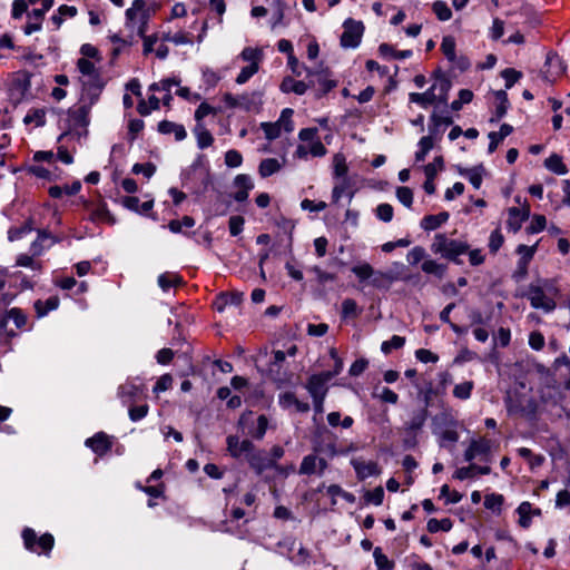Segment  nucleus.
Segmentation results:
<instances>
[{"instance_id": "f257e3e1", "label": "nucleus", "mask_w": 570, "mask_h": 570, "mask_svg": "<svg viewBox=\"0 0 570 570\" xmlns=\"http://www.w3.org/2000/svg\"><path fill=\"white\" fill-rule=\"evenodd\" d=\"M525 384L520 382L507 391L504 404L510 415L533 417L537 412V402L529 392H524Z\"/></svg>"}, {"instance_id": "f03ea898", "label": "nucleus", "mask_w": 570, "mask_h": 570, "mask_svg": "<svg viewBox=\"0 0 570 570\" xmlns=\"http://www.w3.org/2000/svg\"><path fill=\"white\" fill-rule=\"evenodd\" d=\"M431 250L443 258L461 264L459 256L468 253L469 245L465 242L452 239L445 234L438 233L434 235Z\"/></svg>"}, {"instance_id": "7ed1b4c3", "label": "nucleus", "mask_w": 570, "mask_h": 570, "mask_svg": "<svg viewBox=\"0 0 570 570\" xmlns=\"http://www.w3.org/2000/svg\"><path fill=\"white\" fill-rule=\"evenodd\" d=\"M126 27L136 30L139 37H144L147 31V24L150 19V10L145 0H135L130 8L125 12Z\"/></svg>"}, {"instance_id": "20e7f679", "label": "nucleus", "mask_w": 570, "mask_h": 570, "mask_svg": "<svg viewBox=\"0 0 570 570\" xmlns=\"http://www.w3.org/2000/svg\"><path fill=\"white\" fill-rule=\"evenodd\" d=\"M263 50L259 48L246 47L242 50L239 58L243 61L248 62L247 66L242 68L240 72L237 75L235 81L238 85L246 83L255 73L259 70V63L263 60Z\"/></svg>"}, {"instance_id": "39448f33", "label": "nucleus", "mask_w": 570, "mask_h": 570, "mask_svg": "<svg viewBox=\"0 0 570 570\" xmlns=\"http://www.w3.org/2000/svg\"><path fill=\"white\" fill-rule=\"evenodd\" d=\"M117 395L122 405H132L146 400V386L138 377L128 379L125 383L119 385Z\"/></svg>"}, {"instance_id": "423d86ee", "label": "nucleus", "mask_w": 570, "mask_h": 570, "mask_svg": "<svg viewBox=\"0 0 570 570\" xmlns=\"http://www.w3.org/2000/svg\"><path fill=\"white\" fill-rule=\"evenodd\" d=\"M223 101L225 102L227 108L230 109H242L245 111H252L258 109L262 104V96L259 92H246L239 96H234L229 92H226L223 96Z\"/></svg>"}, {"instance_id": "0eeeda50", "label": "nucleus", "mask_w": 570, "mask_h": 570, "mask_svg": "<svg viewBox=\"0 0 570 570\" xmlns=\"http://www.w3.org/2000/svg\"><path fill=\"white\" fill-rule=\"evenodd\" d=\"M344 31L341 36V46L345 49H354L361 43L364 24L361 21H355L351 18L346 19L343 23Z\"/></svg>"}, {"instance_id": "6e6552de", "label": "nucleus", "mask_w": 570, "mask_h": 570, "mask_svg": "<svg viewBox=\"0 0 570 570\" xmlns=\"http://www.w3.org/2000/svg\"><path fill=\"white\" fill-rule=\"evenodd\" d=\"M22 539L24 547L33 552L40 553L35 547L38 546L42 552L48 553L51 551L55 544V539L50 533H45L37 539L35 530L26 528L22 531Z\"/></svg>"}, {"instance_id": "1a4fd4ad", "label": "nucleus", "mask_w": 570, "mask_h": 570, "mask_svg": "<svg viewBox=\"0 0 570 570\" xmlns=\"http://www.w3.org/2000/svg\"><path fill=\"white\" fill-rule=\"evenodd\" d=\"M525 297L530 301L533 308L542 309L546 313L554 311L557 306L553 298L547 296L543 288L538 285L531 284L525 293Z\"/></svg>"}, {"instance_id": "9d476101", "label": "nucleus", "mask_w": 570, "mask_h": 570, "mask_svg": "<svg viewBox=\"0 0 570 570\" xmlns=\"http://www.w3.org/2000/svg\"><path fill=\"white\" fill-rule=\"evenodd\" d=\"M77 68L81 76L86 78L82 80L85 86L94 87L99 90L102 88L100 73L92 61L87 58H80L77 61Z\"/></svg>"}, {"instance_id": "9b49d317", "label": "nucleus", "mask_w": 570, "mask_h": 570, "mask_svg": "<svg viewBox=\"0 0 570 570\" xmlns=\"http://www.w3.org/2000/svg\"><path fill=\"white\" fill-rule=\"evenodd\" d=\"M306 77L315 81L316 98L323 97L337 85L335 80L328 78L327 70L306 69Z\"/></svg>"}, {"instance_id": "f8f14e48", "label": "nucleus", "mask_w": 570, "mask_h": 570, "mask_svg": "<svg viewBox=\"0 0 570 570\" xmlns=\"http://www.w3.org/2000/svg\"><path fill=\"white\" fill-rule=\"evenodd\" d=\"M491 450V441L485 438L472 440L464 452V460L468 462L474 459L489 461V454Z\"/></svg>"}, {"instance_id": "ddd939ff", "label": "nucleus", "mask_w": 570, "mask_h": 570, "mask_svg": "<svg viewBox=\"0 0 570 570\" xmlns=\"http://www.w3.org/2000/svg\"><path fill=\"white\" fill-rule=\"evenodd\" d=\"M332 380L330 373L313 374L306 382V390L311 396H326L328 386L327 383Z\"/></svg>"}, {"instance_id": "4468645a", "label": "nucleus", "mask_w": 570, "mask_h": 570, "mask_svg": "<svg viewBox=\"0 0 570 570\" xmlns=\"http://www.w3.org/2000/svg\"><path fill=\"white\" fill-rule=\"evenodd\" d=\"M226 443L227 451L235 459H239L242 455H246L247 459L252 451L255 450V445L250 440L245 439L240 441L236 435L227 436Z\"/></svg>"}, {"instance_id": "2eb2a0df", "label": "nucleus", "mask_w": 570, "mask_h": 570, "mask_svg": "<svg viewBox=\"0 0 570 570\" xmlns=\"http://www.w3.org/2000/svg\"><path fill=\"white\" fill-rule=\"evenodd\" d=\"M351 464L358 480H365L381 473L379 464L374 461H365L361 458H356L351 460Z\"/></svg>"}, {"instance_id": "dca6fc26", "label": "nucleus", "mask_w": 570, "mask_h": 570, "mask_svg": "<svg viewBox=\"0 0 570 570\" xmlns=\"http://www.w3.org/2000/svg\"><path fill=\"white\" fill-rule=\"evenodd\" d=\"M249 466L259 475L268 469H274V460H269L263 450H254L247 458Z\"/></svg>"}, {"instance_id": "f3484780", "label": "nucleus", "mask_w": 570, "mask_h": 570, "mask_svg": "<svg viewBox=\"0 0 570 570\" xmlns=\"http://www.w3.org/2000/svg\"><path fill=\"white\" fill-rule=\"evenodd\" d=\"M352 273L356 275V277L361 281H367L371 277L373 279L371 281V284L375 287L381 286L380 278H389L387 275L377 272L375 273L373 267L368 263H363L356 266L352 267Z\"/></svg>"}, {"instance_id": "a211bd4d", "label": "nucleus", "mask_w": 570, "mask_h": 570, "mask_svg": "<svg viewBox=\"0 0 570 570\" xmlns=\"http://www.w3.org/2000/svg\"><path fill=\"white\" fill-rule=\"evenodd\" d=\"M509 218L507 220V227L509 230L517 233L520 230L523 222L530 217L529 206L522 208L511 207L508 210Z\"/></svg>"}, {"instance_id": "6ab92c4d", "label": "nucleus", "mask_w": 570, "mask_h": 570, "mask_svg": "<svg viewBox=\"0 0 570 570\" xmlns=\"http://www.w3.org/2000/svg\"><path fill=\"white\" fill-rule=\"evenodd\" d=\"M86 445L90 448L97 455L102 456L111 450L112 443L106 433L98 432L94 436L86 440Z\"/></svg>"}, {"instance_id": "aec40b11", "label": "nucleus", "mask_w": 570, "mask_h": 570, "mask_svg": "<svg viewBox=\"0 0 570 570\" xmlns=\"http://www.w3.org/2000/svg\"><path fill=\"white\" fill-rule=\"evenodd\" d=\"M311 87H315V81L313 79L305 82L302 80H295L291 77H285L281 83V90L283 92H294L299 96L304 95Z\"/></svg>"}, {"instance_id": "412c9836", "label": "nucleus", "mask_w": 570, "mask_h": 570, "mask_svg": "<svg viewBox=\"0 0 570 570\" xmlns=\"http://www.w3.org/2000/svg\"><path fill=\"white\" fill-rule=\"evenodd\" d=\"M42 7L40 9H33L31 12L28 13V17L31 18L32 16L36 18L37 22H28L24 27V33L31 35L33 32H37L41 29V20L43 18V14L46 11H48L52 4L53 0H42Z\"/></svg>"}, {"instance_id": "4be33fe9", "label": "nucleus", "mask_w": 570, "mask_h": 570, "mask_svg": "<svg viewBox=\"0 0 570 570\" xmlns=\"http://www.w3.org/2000/svg\"><path fill=\"white\" fill-rule=\"evenodd\" d=\"M451 116L433 112L430 117L429 131L433 138L443 132V128L452 125Z\"/></svg>"}, {"instance_id": "5701e85b", "label": "nucleus", "mask_w": 570, "mask_h": 570, "mask_svg": "<svg viewBox=\"0 0 570 570\" xmlns=\"http://www.w3.org/2000/svg\"><path fill=\"white\" fill-rule=\"evenodd\" d=\"M158 131L163 135H174L177 141L186 138L187 132L183 125L169 120H163L158 124Z\"/></svg>"}, {"instance_id": "b1692460", "label": "nucleus", "mask_w": 570, "mask_h": 570, "mask_svg": "<svg viewBox=\"0 0 570 570\" xmlns=\"http://www.w3.org/2000/svg\"><path fill=\"white\" fill-rule=\"evenodd\" d=\"M410 102L420 105L422 108H428L430 105L438 102L436 92L430 87L424 92H411L409 95Z\"/></svg>"}, {"instance_id": "393cba45", "label": "nucleus", "mask_w": 570, "mask_h": 570, "mask_svg": "<svg viewBox=\"0 0 570 570\" xmlns=\"http://www.w3.org/2000/svg\"><path fill=\"white\" fill-rule=\"evenodd\" d=\"M512 131H513V127L509 124L501 125L500 130L498 132L491 131L488 135L489 140H490L488 151L490 154H492L498 148L500 141H502L505 137H508Z\"/></svg>"}, {"instance_id": "a878e982", "label": "nucleus", "mask_w": 570, "mask_h": 570, "mask_svg": "<svg viewBox=\"0 0 570 570\" xmlns=\"http://www.w3.org/2000/svg\"><path fill=\"white\" fill-rule=\"evenodd\" d=\"M431 87L436 92L438 102L446 105L449 91L452 87L451 81L445 77H439Z\"/></svg>"}, {"instance_id": "bb28decb", "label": "nucleus", "mask_w": 570, "mask_h": 570, "mask_svg": "<svg viewBox=\"0 0 570 570\" xmlns=\"http://www.w3.org/2000/svg\"><path fill=\"white\" fill-rule=\"evenodd\" d=\"M332 168H333V177L335 179H344L347 178L348 166L346 163V157L342 153H337L333 156L332 159Z\"/></svg>"}, {"instance_id": "cd10ccee", "label": "nucleus", "mask_w": 570, "mask_h": 570, "mask_svg": "<svg viewBox=\"0 0 570 570\" xmlns=\"http://www.w3.org/2000/svg\"><path fill=\"white\" fill-rule=\"evenodd\" d=\"M11 320L17 328H22L27 323V316L22 313L20 308L13 307L6 312V314L0 320V326L7 327L8 321Z\"/></svg>"}, {"instance_id": "c85d7f7f", "label": "nucleus", "mask_w": 570, "mask_h": 570, "mask_svg": "<svg viewBox=\"0 0 570 570\" xmlns=\"http://www.w3.org/2000/svg\"><path fill=\"white\" fill-rule=\"evenodd\" d=\"M283 165L284 163H281L276 158H265L258 166V174L262 178H267L279 171Z\"/></svg>"}, {"instance_id": "c756f323", "label": "nucleus", "mask_w": 570, "mask_h": 570, "mask_svg": "<svg viewBox=\"0 0 570 570\" xmlns=\"http://www.w3.org/2000/svg\"><path fill=\"white\" fill-rule=\"evenodd\" d=\"M448 219H449V213L442 212V213H439L438 215H428V216L423 217L420 225H421V228L430 232V230H435L436 228H439L442 224L448 222Z\"/></svg>"}, {"instance_id": "7c9ffc66", "label": "nucleus", "mask_w": 570, "mask_h": 570, "mask_svg": "<svg viewBox=\"0 0 570 570\" xmlns=\"http://www.w3.org/2000/svg\"><path fill=\"white\" fill-rule=\"evenodd\" d=\"M433 433L440 438L441 446H444L445 443H455L459 440V434L454 429V425L452 428L443 429L435 423Z\"/></svg>"}, {"instance_id": "2f4dec72", "label": "nucleus", "mask_w": 570, "mask_h": 570, "mask_svg": "<svg viewBox=\"0 0 570 570\" xmlns=\"http://www.w3.org/2000/svg\"><path fill=\"white\" fill-rule=\"evenodd\" d=\"M460 174L469 179L470 184L479 189L482 185L484 168L482 165L461 170Z\"/></svg>"}, {"instance_id": "473e14b6", "label": "nucleus", "mask_w": 570, "mask_h": 570, "mask_svg": "<svg viewBox=\"0 0 570 570\" xmlns=\"http://www.w3.org/2000/svg\"><path fill=\"white\" fill-rule=\"evenodd\" d=\"M59 306V298L51 296L46 301L38 299L35 302V309L38 317L46 316L49 312L55 311Z\"/></svg>"}, {"instance_id": "72a5a7b5", "label": "nucleus", "mask_w": 570, "mask_h": 570, "mask_svg": "<svg viewBox=\"0 0 570 570\" xmlns=\"http://www.w3.org/2000/svg\"><path fill=\"white\" fill-rule=\"evenodd\" d=\"M379 51L381 56L384 58H392L397 60L407 59L413 55L412 50H395L392 46L387 43H381L379 47Z\"/></svg>"}, {"instance_id": "f704fd0d", "label": "nucleus", "mask_w": 570, "mask_h": 570, "mask_svg": "<svg viewBox=\"0 0 570 570\" xmlns=\"http://www.w3.org/2000/svg\"><path fill=\"white\" fill-rule=\"evenodd\" d=\"M495 100H497V106H495V111H494L495 118H492L491 121L500 120L507 114V111L510 107L508 95L504 90H499L495 92Z\"/></svg>"}, {"instance_id": "c9c22d12", "label": "nucleus", "mask_w": 570, "mask_h": 570, "mask_svg": "<svg viewBox=\"0 0 570 570\" xmlns=\"http://www.w3.org/2000/svg\"><path fill=\"white\" fill-rule=\"evenodd\" d=\"M181 283V277L175 273L167 272L158 276V285L164 292H168L171 287L179 286Z\"/></svg>"}, {"instance_id": "e433bc0d", "label": "nucleus", "mask_w": 570, "mask_h": 570, "mask_svg": "<svg viewBox=\"0 0 570 570\" xmlns=\"http://www.w3.org/2000/svg\"><path fill=\"white\" fill-rule=\"evenodd\" d=\"M33 229H35V227H33L32 220L28 219L19 227H11L8 230V239L10 242L22 239L24 236L30 234Z\"/></svg>"}, {"instance_id": "4c0bfd02", "label": "nucleus", "mask_w": 570, "mask_h": 570, "mask_svg": "<svg viewBox=\"0 0 570 570\" xmlns=\"http://www.w3.org/2000/svg\"><path fill=\"white\" fill-rule=\"evenodd\" d=\"M428 417V411L425 409L419 410L413 413L410 421L406 423V430L412 433L420 431Z\"/></svg>"}, {"instance_id": "58836bf2", "label": "nucleus", "mask_w": 570, "mask_h": 570, "mask_svg": "<svg viewBox=\"0 0 570 570\" xmlns=\"http://www.w3.org/2000/svg\"><path fill=\"white\" fill-rule=\"evenodd\" d=\"M268 428V419L266 415L262 414L257 417L256 425H253L248 429L247 434L256 440H262Z\"/></svg>"}, {"instance_id": "ea45409f", "label": "nucleus", "mask_w": 570, "mask_h": 570, "mask_svg": "<svg viewBox=\"0 0 570 570\" xmlns=\"http://www.w3.org/2000/svg\"><path fill=\"white\" fill-rule=\"evenodd\" d=\"M544 166L548 170L557 174L564 175L568 173L567 166L563 164L562 158L553 154L544 160Z\"/></svg>"}, {"instance_id": "a19ab883", "label": "nucleus", "mask_w": 570, "mask_h": 570, "mask_svg": "<svg viewBox=\"0 0 570 570\" xmlns=\"http://www.w3.org/2000/svg\"><path fill=\"white\" fill-rule=\"evenodd\" d=\"M26 125L35 124L36 127H42L46 124L45 109H30L23 118Z\"/></svg>"}, {"instance_id": "79ce46f5", "label": "nucleus", "mask_w": 570, "mask_h": 570, "mask_svg": "<svg viewBox=\"0 0 570 570\" xmlns=\"http://www.w3.org/2000/svg\"><path fill=\"white\" fill-rule=\"evenodd\" d=\"M373 558L377 570H393L394 561L390 560L385 556L380 547H376L373 551Z\"/></svg>"}, {"instance_id": "37998d69", "label": "nucleus", "mask_w": 570, "mask_h": 570, "mask_svg": "<svg viewBox=\"0 0 570 570\" xmlns=\"http://www.w3.org/2000/svg\"><path fill=\"white\" fill-rule=\"evenodd\" d=\"M298 473L301 475H312L317 473V461L315 454H308L303 458Z\"/></svg>"}, {"instance_id": "c03bdc74", "label": "nucleus", "mask_w": 570, "mask_h": 570, "mask_svg": "<svg viewBox=\"0 0 570 570\" xmlns=\"http://www.w3.org/2000/svg\"><path fill=\"white\" fill-rule=\"evenodd\" d=\"M455 47V39L452 36L443 37L441 51L450 62H454L456 60Z\"/></svg>"}, {"instance_id": "a18cd8bd", "label": "nucleus", "mask_w": 570, "mask_h": 570, "mask_svg": "<svg viewBox=\"0 0 570 570\" xmlns=\"http://www.w3.org/2000/svg\"><path fill=\"white\" fill-rule=\"evenodd\" d=\"M417 151L415 153V160L422 161L425 159L429 151L433 148V137L432 136H424L419 140L417 144Z\"/></svg>"}, {"instance_id": "49530a36", "label": "nucleus", "mask_w": 570, "mask_h": 570, "mask_svg": "<svg viewBox=\"0 0 570 570\" xmlns=\"http://www.w3.org/2000/svg\"><path fill=\"white\" fill-rule=\"evenodd\" d=\"M426 529L431 533H435L438 531H450L452 529V521L449 518L441 520L433 518L428 521Z\"/></svg>"}, {"instance_id": "de8ad7c7", "label": "nucleus", "mask_w": 570, "mask_h": 570, "mask_svg": "<svg viewBox=\"0 0 570 570\" xmlns=\"http://www.w3.org/2000/svg\"><path fill=\"white\" fill-rule=\"evenodd\" d=\"M128 407V415L132 422H138L147 416L149 412V406L147 403H142L140 405H126Z\"/></svg>"}, {"instance_id": "09e8293b", "label": "nucleus", "mask_w": 570, "mask_h": 570, "mask_svg": "<svg viewBox=\"0 0 570 570\" xmlns=\"http://www.w3.org/2000/svg\"><path fill=\"white\" fill-rule=\"evenodd\" d=\"M361 313L357 303L352 298H345L342 302V317L343 318H355Z\"/></svg>"}, {"instance_id": "8fccbe9b", "label": "nucleus", "mask_w": 570, "mask_h": 570, "mask_svg": "<svg viewBox=\"0 0 570 570\" xmlns=\"http://www.w3.org/2000/svg\"><path fill=\"white\" fill-rule=\"evenodd\" d=\"M195 226V219L190 216H184L180 220L174 219L168 224V228L171 233H181L183 228H191Z\"/></svg>"}, {"instance_id": "3c124183", "label": "nucleus", "mask_w": 570, "mask_h": 570, "mask_svg": "<svg viewBox=\"0 0 570 570\" xmlns=\"http://www.w3.org/2000/svg\"><path fill=\"white\" fill-rule=\"evenodd\" d=\"M474 384L472 381H465L456 384L453 389V395L460 400H468L471 396Z\"/></svg>"}, {"instance_id": "603ef678", "label": "nucleus", "mask_w": 570, "mask_h": 570, "mask_svg": "<svg viewBox=\"0 0 570 570\" xmlns=\"http://www.w3.org/2000/svg\"><path fill=\"white\" fill-rule=\"evenodd\" d=\"M421 267L424 273L433 274L438 277H442L446 269L444 265L439 264L436 261L433 259L424 261Z\"/></svg>"}, {"instance_id": "864d4df0", "label": "nucleus", "mask_w": 570, "mask_h": 570, "mask_svg": "<svg viewBox=\"0 0 570 570\" xmlns=\"http://www.w3.org/2000/svg\"><path fill=\"white\" fill-rule=\"evenodd\" d=\"M405 344L403 336L393 335L389 341H384L381 345V351L384 354H390L393 350L401 348Z\"/></svg>"}, {"instance_id": "5fc2aeb1", "label": "nucleus", "mask_w": 570, "mask_h": 570, "mask_svg": "<svg viewBox=\"0 0 570 570\" xmlns=\"http://www.w3.org/2000/svg\"><path fill=\"white\" fill-rule=\"evenodd\" d=\"M293 114V109L285 108L282 110L279 119L277 120V122H279V127L286 132H292L294 130V122L292 120Z\"/></svg>"}, {"instance_id": "6e6d98bb", "label": "nucleus", "mask_w": 570, "mask_h": 570, "mask_svg": "<svg viewBox=\"0 0 570 570\" xmlns=\"http://www.w3.org/2000/svg\"><path fill=\"white\" fill-rule=\"evenodd\" d=\"M384 499V490L382 487H376L364 494V500L367 504L381 505Z\"/></svg>"}, {"instance_id": "4d7b16f0", "label": "nucleus", "mask_w": 570, "mask_h": 570, "mask_svg": "<svg viewBox=\"0 0 570 570\" xmlns=\"http://www.w3.org/2000/svg\"><path fill=\"white\" fill-rule=\"evenodd\" d=\"M110 41L115 45L112 48V57L117 58L126 47L132 45V40L122 39L118 35L114 33L109 36Z\"/></svg>"}, {"instance_id": "13d9d810", "label": "nucleus", "mask_w": 570, "mask_h": 570, "mask_svg": "<svg viewBox=\"0 0 570 570\" xmlns=\"http://www.w3.org/2000/svg\"><path fill=\"white\" fill-rule=\"evenodd\" d=\"M433 12L441 21H448L452 17L451 9L444 1H435L432 6Z\"/></svg>"}, {"instance_id": "bf43d9fd", "label": "nucleus", "mask_w": 570, "mask_h": 570, "mask_svg": "<svg viewBox=\"0 0 570 570\" xmlns=\"http://www.w3.org/2000/svg\"><path fill=\"white\" fill-rule=\"evenodd\" d=\"M444 166L443 158L438 156L433 159L432 163H429L424 166V174L426 178H435L439 170H442Z\"/></svg>"}, {"instance_id": "052dcab7", "label": "nucleus", "mask_w": 570, "mask_h": 570, "mask_svg": "<svg viewBox=\"0 0 570 570\" xmlns=\"http://www.w3.org/2000/svg\"><path fill=\"white\" fill-rule=\"evenodd\" d=\"M518 513L520 515V519H519V524L522 527V528H528L530 527V523H531V520H530V513L532 512V507L529 502H522L519 507H518Z\"/></svg>"}, {"instance_id": "680f3d73", "label": "nucleus", "mask_w": 570, "mask_h": 570, "mask_svg": "<svg viewBox=\"0 0 570 570\" xmlns=\"http://www.w3.org/2000/svg\"><path fill=\"white\" fill-rule=\"evenodd\" d=\"M501 77L505 81V88L510 89L522 77V73L513 68H505L501 71Z\"/></svg>"}, {"instance_id": "e2e57ef3", "label": "nucleus", "mask_w": 570, "mask_h": 570, "mask_svg": "<svg viewBox=\"0 0 570 570\" xmlns=\"http://www.w3.org/2000/svg\"><path fill=\"white\" fill-rule=\"evenodd\" d=\"M261 128L263 129L265 137L268 140L276 139L281 136L282 128L279 122H262Z\"/></svg>"}, {"instance_id": "0e129e2a", "label": "nucleus", "mask_w": 570, "mask_h": 570, "mask_svg": "<svg viewBox=\"0 0 570 570\" xmlns=\"http://www.w3.org/2000/svg\"><path fill=\"white\" fill-rule=\"evenodd\" d=\"M197 145L200 149H205L214 142L212 134L205 128L196 129Z\"/></svg>"}, {"instance_id": "69168bd1", "label": "nucleus", "mask_w": 570, "mask_h": 570, "mask_svg": "<svg viewBox=\"0 0 570 570\" xmlns=\"http://www.w3.org/2000/svg\"><path fill=\"white\" fill-rule=\"evenodd\" d=\"M375 212L376 217L384 223H389L393 218V207L387 203L380 204Z\"/></svg>"}, {"instance_id": "338daca9", "label": "nucleus", "mask_w": 570, "mask_h": 570, "mask_svg": "<svg viewBox=\"0 0 570 570\" xmlns=\"http://www.w3.org/2000/svg\"><path fill=\"white\" fill-rule=\"evenodd\" d=\"M396 197L401 204L405 207L411 208L413 204V193L409 187H399L396 189Z\"/></svg>"}, {"instance_id": "774afa93", "label": "nucleus", "mask_w": 570, "mask_h": 570, "mask_svg": "<svg viewBox=\"0 0 570 570\" xmlns=\"http://www.w3.org/2000/svg\"><path fill=\"white\" fill-rule=\"evenodd\" d=\"M547 219L543 215L533 216L530 225L527 227L529 234H537L546 228Z\"/></svg>"}]
</instances>
